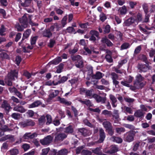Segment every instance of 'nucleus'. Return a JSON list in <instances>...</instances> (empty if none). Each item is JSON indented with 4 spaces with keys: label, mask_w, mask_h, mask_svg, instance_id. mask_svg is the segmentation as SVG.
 <instances>
[{
    "label": "nucleus",
    "mask_w": 155,
    "mask_h": 155,
    "mask_svg": "<svg viewBox=\"0 0 155 155\" xmlns=\"http://www.w3.org/2000/svg\"><path fill=\"white\" fill-rule=\"evenodd\" d=\"M100 138L99 140L95 142L92 143V145L95 144V143H101L104 140L106 135L104 130L100 128L99 129Z\"/></svg>",
    "instance_id": "20e7f679"
},
{
    "label": "nucleus",
    "mask_w": 155,
    "mask_h": 155,
    "mask_svg": "<svg viewBox=\"0 0 155 155\" xmlns=\"http://www.w3.org/2000/svg\"><path fill=\"white\" fill-rule=\"evenodd\" d=\"M26 15V14H25L22 18L19 19L20 22L24 28H27L28 25V18Z\"/></svg>",
    "instance_id": "423d86ee"
},
{
    "label": "nucleus",
    "mask_w": 155,
    "mask_h": 155,
    "mask_svg": "<svg viewBox=\"0 0 155 155\" xmlns=\"http://www.w3.org/2000/svg\"><path fill=\"white\" fill-rule=\"evenodd\" d=\"M3 140H5L9 139L12 141L14 140V136L11 135H7L2 137Z\"/></svg>",
    "instance_id": "72a5a7b5"
},
{
    "label": "nucleus",
    "mask_w": 155,
    "mask_h": 155,
    "mask_svg": "<svg viewBox=\"0 0 155 155\" xmlns=\"http://www.w3.org/2000/svg\"><path fill=\"white\" fill-rule=\"evenodd\" d=\"M75 66L78 68H82L84 67L83 62L82 59H81L75 63Z\"/></svg>",
    "instance_id": "2f4dec72"
},
{
    "label": "nucleus",
    "mask_w": 155,
    "mask_h": 155,
    "mask_svg": "<svg viewBox=\"0 0 155 155\" xmlns=\"http://www.w3.org/2000/svg\"><path fill=\"white\" fill-rule=\"evenodd\" d=\"M6 29L4 25H2L0 29V34L2 36L5 35V34L4 33L5 32Z\"/></svg>",
    "instance_id": "4d7b16f0"
},
{
    "label": "nucleus",
    "mask_w": 155,
    "mask_h": 155,
    "mask_svg": "<svg viewBox=\"0 0 155 155\" xmlns=\"http://www.w3.org/2000/svg\"><path fill=\"white\" fill-rule=\"evenodd\" d=\"M142 20V15L140 13H138L137 14L136 17V19L135 21L137 22L141 21Z\"/></svg>",
    "instance_id": "09e8293b"
},
{
    "label": "nucleus",
    "mask_w": 155,
    "mask_h": 155,
    "mask_svg": "<svg viewBox=\"0 0 155 155\" xmlns=\"http://www.w3.org/2000/svg\"><path fill=\"white\" fill-rule=\"evenodd\" d=\"M68 79V78L66 76H63L62 77L60 80L57 82H55L54 85H57L59 84L63 83L66 81Z\"/></svg>",
    "instance_id": "7c9ffc66"
},
{
    "label": "nucleus",
    "mask_w": 155,
    "mask_h": 155,
    "mask_svg": "<svg viewBox=\"0 0 155 155\" xmlns=\"http://www.w3.org/2000/svg\"><path fill=\"white\" fill-rule=\"evenodd\" d=\"M78 101L82 104H86L89 107H93L94 106V104L88 99H85L84 101H82L80 99L78 100Z\"/></svg>",
    "instance_id": "aec40b11"
},
{
    "label": "nucleus",
    "mask_w": 155,
    "mask_h": 155,
    "mask_svg": "<svg viewBox=\"0 0 155 155\" xmlns=\"http://www.w3.org/2000/svg\"><path fill=\"white\" fill-rule=\"evenodd\" d=\"M102 114L105 115H108L110 117L112 115V112L110 111H108L107 110H105L102 111Z\"/></svg>",
    "instance_id": "bf43d9fd"
},
{
    "label": "nucleus",
    "mask_w": 155,
    "mask_h": 155,
    "mask_svg": "<svg viewBox=\"0 0 155 155\" xmlns=\"http://www.w3.org/2000/svg\"><path fill=\"white\" fill-rule=\"evenodd\" d=\"M124 109L125 110L126 112L130 114H132L133 110L130 107L125 106L124 107Z\"/></svg>",
    "instance_id": "052dcab7"
},
{
    "label": "nucleus",
    "mask_w": 155,
    "mask_h": 155,
    "mask_svg": "<svg viewBox=\"0 0 155 155\" xmlns=\"http://www.w3.org/2000/svg\"><path fill=\"white\" fill-rule=\"evenodd\" d=\"M120 13L121 15H125L127 12V9L125 5L123 6L120 8Z\"/></svg>",
    "instance_id": "c9c22d12"
},
{
    "label": "nucleus",
    "mask_w": 155,
    "mask_h": 155,
    "mask_svg": "<svg viewBox=\"0 0 155 155\" xmlns=\"http://www.w3.org/2000/svg\"><path fill=\"white\" fill-rule=\"evenodd\" d=\"M109 98L111 101V104L113 107H115L117 106V104H116L117 101L116 98L114 95L112 94H110L109 95Z\"/></svg>",
    "instance_id": "2eb2a0df"
},
{
    "label": "nucleus",
    "mask_w": 155,
    "mask_h": 155,
    "mask_svg": "<svg viewBox=\"0 0 155 155\" xmlns=\"http://www.w3.org/2000/svg\"><path fill=\"white\" fill-rule=\"evenodd\" d=\"M73 131V129L71 126H69L65 128V132L68 133H71Z\"/></svg>",
    "instance_id": "49530a36"
},
{
    "label": "nucleus",
    "mask_w": 155,
    "mask_h": 155,
    "mask_svg": "<svg viewBox=\"0 0 155 155\" xmlns=\"http://www.w3.org/2000/svg\"><path fill=\"white\" fill-rule=\"evenodd\" d=\"M118 151V148L117 146L115 145H112L111 146L109 150L105 152L107 153L112 154Z\"/></svg>",
    "instance_id": "dca6fc26"
},
{
    "label": "nucleus",
    "mask_w": 155,
    "mask_h": 155,
    "mask_svg": "<svg viewBox=\"0 0 155 155\" xmlns=\"http://www.w3.org/2000/svg\"><path fill=\"white\" fill-rule=\"evenodd\" d=\"M115 130L116 132L119 134H120L121 133L124 132L126 131L125 129L123 127L116 128Z\"/></svg>",
    "instance_id": "f704fd0d"
},
{
    "label": "nucleus",
    "mask_w": 155,
    "mask_h": 155,
    "mask_svg": "<svg viewBox=\"0 0 155 155\" xmlns=\"http://www.w3.org/2000/svg\"><path fill=\"white\" fill-rule=\"evenodd\" d=\"M133 79V77L129 76L126 80H124L121 81L120 83L123 86L127 87H130V89L131 90L135 91L137 89V88L134 85V86H132L130 84L132 82Z\"/></svg>",
    "instance_id": "f257e3e1"
},
{
    "label": "nucleus",
    "mask_w": 155,
    "mask_h": 155,
    "mask_svg": "<svg viewBox=\"0 0 155 155\" xmlns=\"http://www.w3.org/2000/svg\"><path fill=\"white\" fill-rule=\"evenodd\" d=\"M0 57L3 58H5L7 59H10V58L9 55L5 52H2L0 53Z\"/></svg>",
    "instance_id": "37998d69"
},
{
    "label": "nucleus",
    "mask_w": 155,
    "mask_h": 155,
    "mask_svg": "<svg viewBox=\"0 0 155 155\" xmlns=\"http://www.w3.org/2000/svg\"><path fill=\"white\" fill-rule=\"evenodd\" d=\"M11 116L12 118L15 120H18L20 118V114L18 113H12Z\"/></svg>",
    "instance_id": "de8ad7c7"
},
{
    "label": "nucleus",
    "mask_w": 155,
    "mask_h": 155,
    "mask_svg": "<svg viewBox=\"0 0 155 155\" xmlns=\"http://www.w3.org/2000/svg\"><path fill=\"white\" fill-rule=\"evenodd\" d=\"M102 125L106 130L112 127V124L110 122L107 120H106L103 122Z\"/></svg>",
    "instance_id": "a878e982"
},
{
    "label": "nucleus",
    "mask_w": 155,
    "mask_h": 155,
    "mask_svg": "<svg viewBox=\"0 0 155 155\" xmlns=\"http://www.w3.org/2000/svg\"><path fill=\"white\" fill-rule=\"evenodd\" d=\"M136 80L138 82H141L143 81L144 79V78L142 77L141 74H137L136 77Z\"/></svg>",
    "instance_id": "4c0bfd02"
},
{
    "label": "nucleus",
    "mask_w": 155,
    "mask_h": 155,
    "mask_svg": "<svg viewBox=\"0 0 155 155\" xmlns=\"http://www.w3.org/2000/svg\"><path fill=\"white\" fill-rule=\"evenodd\" d=\"M37 136V134L36 133H34L31 134L30 133H27L23 136L22 138L24 139H33Z\"/></svg>",
    "instance_id": "9b49d317"
},
{
    "label": "nucleus",
    "mask_w": 155,
    "mask_h": 155,
    "mask_svg": "<svg viewBox=\"0 0 155 155\" xmlns=\"http://www.w3.org/2000/svg\"><path fill=\"white\" fill-rule=\"evenodd\" d=\"M47 119V121L46 123L47 125H48L51 124L52 122V118L51 116L49 115H47L46 116Z\"/></svg>",
    "instance_id": "680f3d73"
},
{
    "label": "nucleus",
    "mask_w": 155,
    "mask_h": 155,
    "mask_svg": "<svg viewBox=\"0 0 155 155\" xmlns=\"http://www.w3.org/2000/svg\"><path fill=\"white\" fill-rule=\"evenodd\" d=\"M38 37V36H35L31 38V45H33L35 44Z\"/></svg>",
    "instance_id": "13d9d810"
},
{
    "label": "nucleus",
    "mask_w": 155,
    "mask_h": 155,
    "mask_svg": "<svg viewBox=\"0 0 155 155\" xmlns=\"http://www.w3.org/2000/svg\"><path fill=\"white\" fill-rule=\"evenodd\" d=\"M135 19L133 17H131L126 20L124 22V25L126 26H129L134 23Z\"/></svg>",
    "instance_id": "a211bd4d"
},
{
    "label": "nucleus",
    "mask_w": 155,
    "mask_h": 155,
    "mask_svg": "<svg viewBox=\"0 0 155 155\" xmlns=\"http://www.w3.org/2000/svg\"><path fill=\"white\" fill-rule=\"evenodd\" d=\"M82 155H91V152L87 150H83L81 152Z\"/></svg>",
    "instance_id": "69168bd1"
},
{
    "label": "nucleus",
    "mask_w": 155,
    "mask_h": 155,
    "mask_svg": "<svg viewBox=\"0 0 155 155\" xmlns=\"http://www.w3.org/2000/svg\"><path fill=\"white\" fill-rule=\"evenodd\" d=\"M31 31L30 29H28L26 30L23 34L22 41H23L24 39L28 38L31 33Z\"/></svg>",
    "instance_id": "bb28decb"
},
{
    "label": "nucleus",
    "mask_w": 155,
    "mask_h": 155,
    "mask_svg": "<svg viewBox=\"0 0 155 155\" xmlns=\"http://www.w3.org/2000/svg\"><path fill=\"white\" fill-rule=\"evenodd\" d=\"M124 99L126 102L129 103H133L135 101V100L134 99L130 98L129 97H124Z\"/></svg>",
    "instance_id": "0e129e2a"
},
{
    "label": "nucleus",
    "mask_w": 155,
    "mask_h": 155,
    "mask_svg": "<svg viewBox=\"0 0 155 155\" xmlns=\"http://www.w3.org/2000/svg\"><path fill=\"white\" fill-rule=\"evenodd\" d=\"M39 123L40 124L42 125L45 122V117L44 116H41L38 120Z\"/></svg>",
    "instance_id": "864d4df0"
},
{
    "label": "nucleus",
    "mask_w": 155,
    "mask_h": 155,
    "mask_svg": "<svg viewBox=\"0 0 155 155\" xmlns=\"http://www.w3.org/2000/svg\"><path fill=\"white\" fill-rule=\"evenodd\" d=\"M10 155H17L18 151V149H13L10 151Z\"/></svg>",
    "instance_id": "e2e57ef3"
},
{
    "label": "nucleus",
    "mask_w": 155,
    "mask_h": 155,
    "mask_svg": "<svg viewBox=\"0 0 155 155\" xmlns=\"http://www.w3.org/2000/svg\"><path fill=\"white\" fill-rule=\"evenodd\" d=\"M42 35L43 37L50 38L52 36V33L49 28L46 29L43 31Z\"/></svg>",
    "instance_id": "4468645a"
},
{
    "label": "nucleus",
    "mask_w": 155,
    "mask_h": 155,
    "mask_svg": "<svg viewBox=\"0 0 155 155\" xmlns=\"http://www.w3.org/2000/svg\"><path fill=\"white\" fill-rule=\"evenodd\" d=\"M15 28L17 30L19 31H23L24 28L22 25L21 26L19 24H17L15 25Z\"/></svg>",
    "instance_id": "3c124183"
},
{
    "label": "nucleus",
    "mask_w": 155,
    "mask_h": 155,
    "mask_svg": "<svg viewBox=\"0 0 155 155\" xmlns=\"http://www.w3.org/2000/svg\"><path fill=\"white\" fill-rule=\"evenodd\" d=\"M68 151L65 149H62L59 151L58 152V154L59 155H67Z\"/></svg>",
    "instance_id": "8fccbe9b"
},
{
    "label": "nucleus",
    "mask_w": 155,
    "mask_h": 155,
    "mask_svg": "<svg viewBox=\"0 0 155 155\" xmlns=\"http://www.w3.org/2000/svg\"><path fill=\"white\" fill-rule=\"evenodd\" d=\"M41 104V102L39 101H37L29 104L28 106L29 108H32L38 106Z\"/></svg>",
    "instance_id": "c85d7f7f"
},
{
    "label": "nucleus",
    "mask_w": 155,
    "mask_h": 155,
    "mask_svg": "<svg viewBox=\"0 0 155 155\" xmlns=\"http://www.w3.org/2000/svg\"><path fill=\"white\" fill-rule=\"evenodd\" d=\"M62 60V59L61 57H58L57 58L51 61L52 64H58L59 62H61Z\"/></svg>",
    "instance_id": "58836bf2"
},
{
    "label": "nucleus",
    "mask_w": 155,
    "mask_h": 155,
    "mask_svg": "<svg viewBox=\"0 0 155 155\" xmlns=\"http://www.w3.org/2000/svg\"><path fill=\"white\" fill-rule=\"evenodd\" d=\"M101 148L100 147H97L94 149L92 150V151L94 153L97 155H101L102 153L101 151Z\"/></svg>",
    "instance_id": "e433bc0d"
},
{
    "label": "nucleus",
    "mask_w": 155,
    "mask_h": 155,
    "mask_svg": "<svg viewBox=\"0 0 155 155\" xmlns=\"http://www.w3.org/2000/svg\"><path fill=\"white\" fill-rule=\"evenodd\" d=\"M134 136L132 131L128 132L124 134V140L128 142H131L134 140Z\"/></svg>",
    "instance_id": "7ed1b4c3"
},
{
    "label": "nucleus",
    "mask_w": 155,
    "mask_h": 155,
    "mask_svg": "<svg viewBox=\"0 0 155 155\" xmlns=\"http://www.w3.org/2000/svg\"><path fill=\"white\" fill-rule=\"evenodd\" d=\"M18 72L16 70L11 71L10 73L8 74V78L12 80H15V78H17Z\"/></svg>",
    "instance_id": "f8f14e48"
},
{
    "label": "nucleus",
    "mask_w": 155,
    "mask_h": 155,
    "mask_svg": "<svg viewBox=\"0 0 155 155\" xmlns=\"http://www.w3.org/2000/svg\"><path fill=\"white\" fill-rule=\"evenodd\" d=\"M101 84L105 85H108L110 83L107 80L104 78H102L101 80Z\"/></svg>",
    "instance_id": "338daca9"
},
{
    "label": "nucleus",
    "mask_w": 155,
    "mask_h": 155,
    "mask_svg": "<svg viewBox=\"0 0 155 155\" xmlns=\"http://www.w3.org/2000/svg\"><path fill=\"white\" fill-rule=\"evenodd\" d=\"M149 55L150 57L154 56L153 61L155 62V50H152L150 51Z\"/></svg>",
    "instance_id": "774afa93"
},
{
    "label": "nucleus",
    "mask_w": 155,
    "mask_h": 155,
    "mask_svg": "<svg viewBox=\"0 0 155 155\" xmlns=\"http://www.w3.org/2000/svg\"><path fill=\"white\" fill-rule=\"evenodd\" d=\"M142 8L145 14H147L148 12V6L146 3H144L142 5Z\"/></svg>",
    "instance_id": "a19ab883"
},
{
    "label": "nucleus",
    "mask_w": 155,
    "mask_h": 155,
    "mask_svg": "<svg viewBox=\"0 0 155 155\" xmlns=\"http://www.w3.org/2000/svg\"><path fill=\"white\" fill-rule=\"evenodd\" d=\"M110 77L112 80L114 85L116 88L118 87L119 82L118 81L119 78L118 75L115 72H111L110 74Z\"/></svg>",
    "instance_id": "f03ea898"
},
{
    "label": "nucleus",
    "mask_w": 155,
    "mask_h": 155,
    "mask_svg": "<svg viewBox=\"0 0 155 155\" xmlns=\"http://www.w3.org/2000/svg\"><path fill=\"white\" fill-rule=\"evenodd\" d=\"M93 91V89H91L90 90H87L85 94L86 96L89 97V98L93 97L92 92Z\"/></svg>",
    "instance_id": "ea45409f"
},
{
    "label": "nucleus",
    "mask_w": 155,
    "mask_h": 155,
    "mask_svg": "<svg viewBox=\"0 0 155 155\" xmlns=\"http://www.w3.org/2000/svg\"><path fill=\"white\" fill-rule=\"evenodd\" d=\"M149 66H147L145 64H142L141 63H139L137 68L141 71L146 72L150 68Z\"/></svg>",
    "instance_id": "9d476101"
},
{
    "label": "nucleus",
    "mask_w": 155,
    "mask_h": 155,
    "mask_svg": "<svg viewBox=\"0 0 155 155\" xmlns=\"http://www.w3.org/2000/svg\"><path fill=\"white\" fill-rule=\"evenodd\" d=\"M71 58L72 60L73 61H77V62H78L79 61H80V60L82 59V57L79 55H71Z\"/></svg>",
    "instance_id": "c756f323"
},
{
    "label": "nucleus",
    "mask_w": 155,
    "mask_h": 155,
    "mask_svg": "<svg viewBox=\"0 0 155 155\" xmlns=\"http://www.w3.org/2000/svg\"><path fill=\"white\" fill-rule=\"evenodd\" d=\"M54 10L55 11L56 13L59 15H61L64 13V11L61 9L60 8L57 7H55L54 8Z\"/></svg>",
    "instance_id": "5fc2aeb1"
},
{
    "label": "nucleus",
    "mask_w": 155,
    "mask_h": 155,
    "mask_svg": "<svg viewBox=\"0 0 155 155\" xmlns=\"http://www.w3.org/2000/svg\"><path fill=\"white\" fill-rule=\"evenodd\" d=\"M110 140L114 142H116L118 143H121L122 142L123 140L122 138L120 137H116L114 136L110 138Z\"/></svg>",
    "instance_id": "cd10ccee"
},
{
    "label": "nucleus",
    "mask_w": 155,
    "mask_h": 155,
    "mask_svg": "<svg viewBox=\"0 0 155 155\" xmlns=\"http://www.w3.org/2000/svg\"><path fill=\"white\" fill-rule=\"evenodd\" d=\"M67 137V135L64 133L57 134L55 137V141H62Z\"/></svg>",
    "instance_id": "0eeeda50"
},
{
    "label": "nucleus",
    "mask_w": 155,
    "mask_h": 155,
    "mask_svg": "<svg viewBox=\"0 0 155 155\" xmlns=\"http://www.w3.org/2000/svg\"><path fill=\"white\" fill-rule=\"evenodd\" d=\"M14 110L19 112L21 113L25 112L26 110L22 106L18 105L13 107Z\"/></svg>",
    "instance_id": "ddd939ff"
},
{
    "label": "nucleus",
    "mask_w": 155,
    "mask_h": 155,
    "mask_svg": "<svg viewBox=\"0 0 155 155\" xmlns=\"http://www.w3.org/2000/svg\"><path fill=\"white\" fill-rule=\"evenodd\" d=\"M118 112L119 111L117 110H114V114L112 115V116L116 119H117L119 117Z\"/></svg>",
    "instance_id": "603ef678"
},
{
    "label": "nucleus",
    "mask_w": 155,
    "mask_h": 155,
    "mask_svg": "<svg viewBox=\"0 0 155 155\" xmlns=\"http://www.w3.org/2000/svg\"><path fill=\"white\" fill-rule=\"evenodd\" d=\"M1 107L8 112H9L10 110L12 109L10 104L8 103L7 101L5 100L3 101L2 102Z\"/></svg>",
    "instance_id": "1a4fd4ad"
},
{
    "label": "nucleus",
    "mask_w": 155,
    "mask_h": 155,
    "mask_svg": "<svg viewBox=\"0 0 155 155\" xmlns=\"http://www.w3.org/2000/svg\"><path fill=\"white\" fill-rule=\"evenodd\" d=\"M58 100L61 103L64 104L67 106L70 105L71 104V102L68 101L64 98H61L60 97H58Z\"/></svg>",
    "instance_id": "5701e85b"
},
{
    "label": "nucleus",
    "mask_w": 155,
    "mask_h": 155,
    "mask_svg": "<svg viewBox=\"0 0 155 155\" xmlns=\"http://www.w3.org/2000/svg\"><path fill=\"white\" fill-rule=\"evenodd\" d=\"M67 15L64 16L61 20V23L63 27H64L67 24Z\"/></svg>",
    "instance_id": "79ce46f5"
},
{
    "label": "nucleus",
    "mask_w": 155,
    "mask_h": 155,
    "mask_svg": "<svg viewBox=\"0 0 155 155\" xmlns=\"http://www.w3.org/2000/svg\"><path fill=\"white\" fill-rule=\"evenodd\" d=\"M26 121L27 126H33L35 125V123L32 120H29Z\"/></svg>",
    "instance_id": "6e6d98bb"
},
{
    "label": "nucleus",
    "mask_w": 155,
    "mask_h": 155,
    "mask_svg": "<svg viewBox=\"0 0 155 155\" xmlns=\"http://www.w3.org/2000/svg\"><path fill=\"white\" fill-rule=\"evenodd\" d=\"M1 128L4 131V133L5 132L8 131L9 132L13 130L14 129L16 128L18 129V128L17 127H14V129L9 128L7 125H4L1 127Z\"/></svg>",
    "instance_id": "b1692460"
},
{
    "label": "nucleus",
    "mask_w": 155,
    "mask_h": 155,
    "mask_svg": "<svg viewBox=\"0 0 155 155\" xmlns=\"http://www.w3.org/2000/svg\"><path fill=\"white\" fill-rule=\"evenodd\" d=\"M138 58L139 59L144 62L146 64H149L150 62L148 61L147 58L145 55L140 54L138 56Z\"/></svg>",
    "instance_id": "393cba45"
},
{
    "label": "nucleus",
    "mask_w": 155,
    "mask_h": 155,
    "mask_svg": "<svg viewBox=\"0 0 155 155\" xmlns=\"http://www.w3.org/2000/svg\"><path fill=\"white\" fill-rule=\"evenodd\" d=\"M53 140V137L50 135L46 136L44 138L41 140L40 142L43 145L49 144Z\"/></svg>",
    "instance_id": "39448f33"
},
{
    "label": "nucleus",
    "mask_w": 155,
    "mask_h": 155,
    "mask_svg": "<svg viewBox=\"0 0 155 155\" xmlns=\"http://www.w3.org/2000/svg\"><path fill=\"white\" fill-rule=\"evenodd\" d=\"M101 42L103 43H106L108 46H111L113 45L111 41L108 39L106 37L103 38L101 40Z\"/></svg>",
    "instance_id": "6ab92c4d"
},
{
    "label": "nucleus",
    "mask_w": 155,
    "mask_h": 155,
    "mask_svg": "<svg viewBox=\"0 0 155 155\" xmlns=\"http://www.w3.org/2000/svg\"><path fill=\"white\" fill-rule=\"evenodd\" d=\"M130 47V44L127 43H124L120 47V49L121 50L125 49L128 48Z\"/></svg>",
    "instance_id": "a18cd8bd"
},
{
    "label": "nucleus",
    "mask_w": 155,
    "mask_h": 155,
    "mask_svg": "<svg viewBox=\"0 0 155 155\" xmlns=\"http://www.w3.org/2000/svg\"><path fill=\"white\" fill-rule=\"evenodd\" d=\"M32 0H25L24 2L21 3L22 6L25 7H27L30 6Z\"/></svg>",
    "instance_id": "473e14b6"
},
{
    "label": "nucleus",
    "mask_w": 155,
    "mask_h": 155,
    "mask_svg": "<svg viewBox=\"0 0 155 155\" xmlns=\"http://www.w3.org/2000/svg\"><path fill=\"white\" fill-rule=\"evenodd\" d=\"M145 113L141 110H138L135 112L134 115L137 117L142 118L143 117Z\"/></svg>",
    "instance_id": "4be33fe9"
},
{
    "label": "nucleus",
    "mask_w": 155,
    "mask_h": 155,
    "mask_svg": "<svg viewBox=\"0 0 155 155\" xmlns=\"http://www.w3.org/2000/svg\"><path fill=\"white\" fill-rule=\"evenodd\" d=\"M78 131L82 135L84 136H88L91 134L90 131L89 130L84 128L79 129Z\"/></svg>",
    "instance_id": "f3484780"
},
{
    "label": "nucleus",
    "mask_w": 155,
    "mask_h": 155,
    "mask_svg": "<svg viewBox=\"0 0 155 155\" xmlns=\"http://www.w3.org/2000/svg\"><path fill=\"white\" fill-rule=\"evenodd\" d=\"M141 48L142 47L141 45H139L134 50V55H136L140 53L141 50Z\"/></svg>",
    "instance_id": "c03bdc74"
},
{
    "label": "nucleus",
    "mask_w": 155,
    "mask_h": 155,
    "mask_svg": "<svg viewBox=\"0 0 155 155\" xmlns=\"http://www.w3.org/2000/svg\"><path fill=\"white\" fill-rule=\"evenodd\" d=\"M104 76V74L99 71H97L96 74L92 75V78L94 79H100Z\"/></svg>",
    "instance_id": "412c9836"
},
{
    "label": "nucleus",
    "mask_w": 155,
    "mask_h": 155,
    "mask_svg": "<svg viewBox=\"0 0 155 155\" xmlns=\"http://www.w3.org/2000/svg\"><path fill=\"white\" fill-rule=\"evenodd\" d=\"M92 97L96 100L97 103L101 102L102 104H104L107 100L106 97H102L96 94H94Z\"/></svg>",
    "instance_id": "6e6552de"
}]
</instances>
